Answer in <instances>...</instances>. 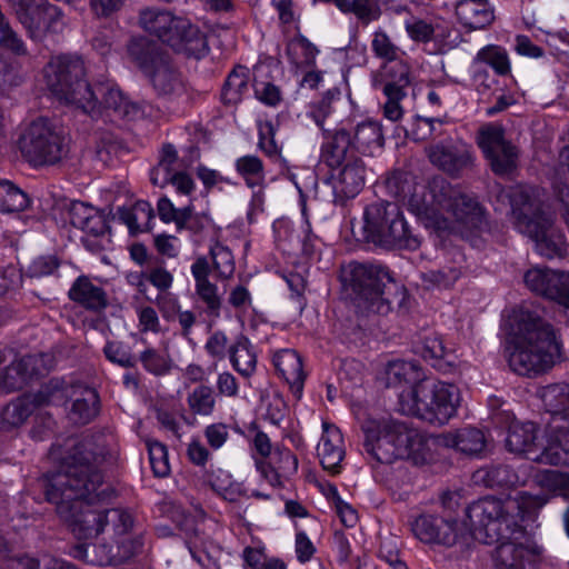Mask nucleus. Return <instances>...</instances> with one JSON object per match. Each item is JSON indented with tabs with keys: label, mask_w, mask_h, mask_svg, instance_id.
<instances>
[{
	"label": "nucleus",
	"mask_w": 569,
	"mask_h": 569,
	"mask_svg": "<svg viewBox=\"0 0 569 569\" xmlns=\"http://www.w3.org/2000/svg\"><path fill=\"white\" fill-rule=\"evenodd\" d=\"M21 569H78L73 563L51 556H43L41 559L22 557L19 559Z\"/></svg>",
	"instance_id": "60"
},
{
	"label": "nucleus",
	"mask_w": 569,
	"mask_h": 569,
	"mask_svg": "<svg viewBox=\"0 0 569 569\" xmlns=\"http://www.w3.org/2000/svg\"><path fill=\"white\" fill-rule=\"evenodd\" d=\"M209 253L217 277L222 280L230 279L236 270L234 257L231 250L220 242H214L210 246Z\"/></svg>",
	"instance_id": "53"
},
{
	"label": "nucleus",
	"mask_w": 569,
	"mask_h": 569,
	"mask_svg": "<svg viewBox=\"0 0 569 569\" xmlns=\"http://www.w3.org/2000/svg\"><path fill=\"white\" fill-rule=\"evenodd\" d=\"M113 460L104 446L83 439L72 445L61 470L47 478V500L57 506L58 513L79 540L96 538L104 529V509H96L93 505L107 501L113 493L102 476V465Z\"/></svg>",
	"instance_id": "1"
},
{
	"label": "nucleus",
	"mask_w": 569,
	"mask_h": 569,
	"mask_svg": "<svg viewBox=\"0 0 569 569\" xmlns=\"http://www.w3.org/2000/svg\"><path fill=\"white\" fill-rule=\"evenodd\" d=\"M512 223L535 242L536 251L548 259L566 253L563 234L553 226V218L545 210L538 189L529 186L513 187L509 192Z\"/></svg>",
	"instance_id": "5"
},
{
	"label": "nucleus",
	"mask_w": 569,
	"mask_h": 569,
	"mask_svg": "<svg viewBox=\"0 0 569 569\" xmlns=\"http://www.w3.org/2000/svg\"><path fill=\"white\" fill-rule=\"evenodd\" d=\"M178 152L172 144H164L161 150L159 162L150 170V181L153 186L163 188L169 184L170 174L178 172Z\"/></svg>",
	"instance_id": "47"
},
{
	"label": "nucleus",
	"mask_w": 569,
	"mask_h": 569,
	"mask_svg": "<svg viewBox=\"0 0 569 569\" xmlns=\"http://www.w3.org/2000/svg\"><path fill=\"white\" fill-rule=\"evenodd\" d=\"M29 204V198L24 191L9 180L0 181V211L18 212Z\"/></svg>",
	"instance_id": "51"
},
{
	"label": "nucleus",
	"mask_w": 569,
	"mask_h": 569,
	"mask_svg": "<svg viewBox=\"0 0 569 569\" xmlns=\"http://www.w3.org/2000/svg\"><path fill=\"white\" fill-rule=\"evenodd\" d=\"M97 110L86 112L92 118H104L116 124L134 121L142 117L141 107L132 101L113 81L101 82L93 89Z\"/></svg>",
	"instance_id": "16"
},
{
	"label": "nucleus",
	"mask_w": 569,
	"mask_h": 569,
	"mask_svg": "<svg viewBox=\"0 0 569 569\" xmlns=\"http://www.w3.org/2000/svg\"><path fill=\"white\" fill-rule=\"evenodd\" d=\"M361 429L366 452L380 463H392L398 459L421 463L427 459L429 438L403 421L369 418Z\"/></svg>",
	"instance_id": "4"
},
{
	"label": "nucleus",
	"mask_w": 569,
	"mask_h": 569,
	"mask_svg": "<svg viewBox=\"0 0 569 569\" xmlns=\"http://www.w3.org/2000/svg\"><path fill=\"white\" fill-rule=\"evenodd\" d=\"M525 499V493L517 498L488 496L470 503L466 516L473 538L481 543L492 545L521 535Z\"/></svg>",
	"instance_id": "7"
},
{
	"label": "nucleus",
	"mask_w": 569,
	"mask_h": 569,
	"mask_svg": "<svg viewBox=\"0 0 569 569\" xmlns=\"http://www.w3.org/2000/svg\"><path fill=\"white\" fill-rule=\"evenodd\" d=\"M84 232L81 242L90 252H100L110 243L109 226L106 216L96 210L91 218L80 228Z\"/></svg>",
	"instance_id": "40"
},
{
	"label": "nucleus",
	"mask_w": 569,
	"mask_h": 569,
	"mask_svg": "<svg viewBox=\"0 0 569 569\" xmlns=\"http://www.w3.org/2000/svg\"><path fill=\"white\" fill-rule=\"evenodd\" d=\"M340 92L338 90H328L320 100L309 106L308 117L311 118L317 127L321 130L322 141H325V132L331 131L325 127L326 119L333 113L332 103L338 100ZM338 127L332 129L335 131Z\"/></svg>",
	"instance_id": "52"
},
{
	"label": "nucleus",
	"mask_w": 569,
	"mask_h": 569,
	"mask_svg": "<svg viewBox=\"0 0 569 569\" xmlns=\"http://www.w3.org/2000/svg\"><path fill=\"white\" fill-rule=\"evenodd\" d=\"M250 72L244 66H238L228 76L222 91L221 98L226 104H237L248 92Z\"/></svg>",
	"instance_id": "48"
},
{
	"label": "nucleus",
	"mask_w": 569,
	"mask_h": 569,
	"mask_svg": "<svg viewBox=\"0 0 569 569\" xmlns=\"http://www.w3.org/2000/svg\"><path fill=\"white\" fill-rule=\"evenodd\" d=\"M349 269L350 287L359 308L387 315L393 302L391 290L403 296L402 288L396 283L387 267L356 262L350 263Z\"/></svg>",
	"instance_id": "13"
},
{
	"label": "nucleus",
	"mask_w": 569,
	"mask_h": 569,
	"mask_svg": "<svg viewBox=\"0 0 569 569\" xmlns=\"http://www.w3.org/2000/svg\"><path fill=\"white\" fill-rule=\"evenodd\" d=\"M506 356L518 376L542 375L563 359L560 332L536 311L515 310L506 336Z\"/></svg>",
	"instance_id": "2"
},
{
	"label": "nucleus",
	"mask_w": 569,
	"mask_h": 569,
	"mask_svg": "<svg viewBox=\"0 0 569 569\" xmlns=\"http://www.w3.org/2000/svg\"><path fill=\"white\" fill-rule=\"evenodd\" d=\"M106 358L120 367L131 368L137 363L129 346L120 341H108L103 347Z\"/></svg>",
	"instance_id": "57"
},
{
	"label": "nucleus",
	"mask_w": 569,
	"mask_h": 569,
	"mask_svg": "<svg viewBox=\"0 0 569 569\" xmlns=\"http://www.w3.org/2000/svg\"><path fill=\"white\" fill-rule=\"evenodd\" d=\"M18 148L33 167L56 164L67 152L63 137L43 118L33 120L22 130Z\"/></svg>",
	"instance_id": "14"
},
{
	"label": "nucleus",
	"mask_w": 569,
	"mask_h": 569,
	"mask_svg": "<svg viewBox=\"0 0 569 569\" xmlns=\"http://www.w3.org/2000/svg\"><path fill=\"white\" fill-rule=\"evenodd\" d=\"M151 469L156 477H167L170 472L167 447L156 440L147 442Z\"/></svg>",
	"instance_id": "56"
},
{
	"label": "nucleus",
	"mask_w": 569,
	"mask_h": 569,
	"mask_svg": "<svg viewBox=\"0 0 569 569\" xmlns=\"http://www.w3.org/2000/svg\"><path fill=\"white\" fill-rule=\"evenodd\" d=\"M272 363L278 375L289 385L297 398L301 397L305 372L302 360L293 349H280L273 352Z\"/></svg>",
	"instance_id": "31"
},
{
	"label": "nucleus",
	"mask_w": 569,
	"mask_h": 569,
	"mask_svg": "<svg viewBox=\"0 0 569 569\" xmlns=\"http://www.w3.org/2000/svg\"><path fill=\"white\" fill-rule=\"evenodd\" d=\"M506 448L537 463L569 467V428L548 423L546 441L539 443L538 428L533 422L516 421L509 426Z\"/></svg>",
	"instance_id": "9"
},
{
	"label": "nucleus",
	"mask_w": 569,
	"mask_h": 569,
	"mask_svg": "<svg viewBox=\"0 0 569 569\" xmlns=\"http://www.w3.org/2000/svg\"><path fill=\"white\" fill-rule=\"evenodd\" d=\"M132 515L121 508L104 509L102 526L104 529L101 531L103 540H109L114 545L128 541L134 545V553L141 548V542L131 535L133 528Z\"/></svg>",
	"instance_id": "26"
},
{
	"label": "nucleus",
	"mask_w": 569,
	"mask_h": 569,
	"mask_svg": "<svg viewBox=\"0 0 569 569\" xmlns=\"http://www.w3.org/2000/svg\"><path fill=\"white\" fill-rule=\"evenodd\" d=\"M63 24L61 9L43 0V3H40L39 8L29 14L22 26L27 29L30 38L39 40L48 32L60 31Z\"/></svg>",
	"instance_id": "29"
},
{
	"label": "nucleus",
	"mask_w": 569,
	"mask_h": 569,
	"mask_svg": "<svg viewBox=\"0 0 569 569\" xmlns=\"http://www.w3.org/2000/svg\"><path fill=\"white\" fill-rule=\"evenodd\" d=\"M118 217L128 227L130 233L137 234L150 229L153 209L148 201L139 200L132 207L119 208Z\"/></svg>",
	"instance_id": "42"
},
{
	"label": "nucleus",
	"mask_w": 569,
	"mask_h": 569,
	"mask_svg": "<svg viewBox=\"0 0 569 569\" xmlns=\"http://www.w3.org/2000/svg\"><path fill=\"white\" fill-rule=\"evenodd\" d=\"M489 67L495 74L507 77L511 73V61L507 50L498 44H487L473 58L472 67Z\"/></svg>",
	"instance_id": "44"
},
{
	"label": "nucleus",
	"mask_w": 569,
	"mask_h": 569,
	"mask_svg": "<svg viewBox=\"0 0 569 569\" xmlns=\"http://www.w3.org/2000/svg\"><path fill=\"white\" fill-rule=\"evenodd\" d=\"M476 141L495 174L509 176L516 170L519 151L506 138L502 126L493 123L482 126L477 132Z\"/></svg>",
	"instance_id": "15"
},
{
	"label": "nucleus",
	"mask_w": 569,
	"mask_h": 569,
	"mask_svg": "<svg viewBox=\"0 0 569 569\" xmlns=\"http://www.w3.org/2000/svg\"><path fill=\"white\" fill-rule=\"evenodd\" d=\"M535 483L550 496L542 495L533 498L537 506L541 507L550 497H562L569 500V473L557 470H542L535 475Z\"/></svg>",
	"instance_id": "39"
},
{
	"label": "nucleus",
	"mask_w": 569,
	"mask_h": 569,
	"mask_svg": "<svg viewBox=\"0 0 569 569\" xmlns=\"http://www.w3.org/2000/svg\"><path fill=\"white\" fill-rule=\"evenodd\" d=\"M42 358L37 355H27L12 361L1 376V387L8 391L21 389L29 379L41 375L39 365Z\"/></svg>",
	"instance_id": "33"
},
{
	"label": "nucleus",
	"mask_w": 569,
	"mask_h": 569,
	"mask_svg": "<svg viewBox=\"0 0 569 569\" xmlns=\"http://www.w3.org/2000/svg\"><path fill=\"white\" fill-rule=\"evenodd\" d=\"M411 531L421 542L451 547L458 541V522L435 513H421L411 521Z\"/></svg>",
	"instance_id": "20"
},
{
	"label": "nucleus",
	"mask_w": 569,
	"mask_h": 569,
	"mask_svg": "<svg viewBox=\"0 0 569 569\" xmlns=\"http://www.w3.org/2000/svg\"><path fill=\"white\" fill-rule=\"evenodd\" d=\"M385 375L387 386L399 388L400 391L416 388L426 380L425 372L418 362L400 359L389 361Z\"/></svg>",
	"instance_id": "36"
},
{
	"label": "nucleus",
	"mask_w": 569,
	"mask_h": 569,
	"mask_svg": "<svg viewBox=\"0 0 569 569\" xmlns=\"http://www.w3.org/2000/svg\"><path fill=\"white\" fill-rule=\"evenodd\" d=\"M229 339L224 331L216 330L206 340L204 350L216 360H223L229 355Z\"/></svg>",
	"instance_id": "61"
},
{
	"label": "nucleus",
	"mask_w": 569,
	"mask_h": 569,
	"mask_svg": "<svg viewBox=\"0 0 569 569\" xmlns=\"http://www.w3.org/2000/svg\"><path fill=\"white\" fill-rule=\"evenodd\" d=\"M461 396L459 388L440 380L426 379L416 388L398 393V410L432 426H445L457 416Z\"/></svg>",
	"instance_id": "8"
},
{
	"label": "nucleus",
	"mask_w": 569,
	"mask_h": 569,
	"mask_svg": "<svg viewBox=\"0 0 569 569\" xmlns=\"http://www.w3.org/2000/svg\"><path fill=\"white\" fill-rule=\"evenodd\" d=\"M350 137L343 126L325 132L320 144V162L331 170L336 203L345 204L356 198L366 184L367 166L361 157L350 151Z\"/></svg>",
	"instance_id": "6"
},
{
	"label": "nucleus",
	"mask_w": 569,
	"mask_h": 569,
	"mask_svg": "<svg viewBox=\"0 0 569 569\" xmlns=\"http://www.w3.org/2000/svg\"><path fill=\"white\" fill-rule=\"evenodd\" d=\"M231 366L243 377H250L257 367V356L249 339L239 336L229 347Z\"/></svg>",
	"instance_id": "45"
},
{
	"label": "nucleus",
	"mask_w": 569,
	"mask_h": 569,
	"mask_svg": "<svg viewBox=\"0 0 569 569\" xmlns=\"http://www.w3.org/2000/svg\"><path fill=\"white\" fill-rule=\"evenodd\" d=\"M461 271L456 267H443L437 270L421 272L423 284L430 288L448 289L460 278Z\"/></svg>",
	"instance_id": "55"
},
{
	"label": "nucleus",
	"mask_w": 569,
	"mask_h": 569,
	"mask_svg": "<svg viewBox=\"0 0 569 569\" xmlns=\"http://www.w3.org/2000/svg\"><path fill=\"white\" fill-rule=\"evenodd\" d=\"M545 410L551 415L549 423L569 428V383H552L539 390Z\"/></svg>",
	"instance_id": "34"
},
{
	"label": "nucleus",
	"mask_w": 569,
	"mask_h": 569,
	"mask_svg": "<svg viewBox=\"0 0 569 569\" xmlns=\"http://www.w3.org/2000/svg\"><path fill=\"white\" fill-rule=\"evenodd\" d=\"M190 270L194 279V292L204 306L206 316L211 320L219 319L223 301L219 295L218 286L209 279L210 264L207 257H198L191 264Z\"/></svg>",
	"instance_id": "23"
},
{
	"label": "nucleus",
	"mask_w": 569,
	"mask_h": 569,
	"mask_svg": "<svg viewBox=\"0 0 569 569\" xmlns=\"http://www.w3.org/2000/svg\"><path fill=\"white\" fill-rule=\"evenodd\" d=\"M138 318V328L142 333L160 331V320L156 309L151 306H137L134 308Z\"/></svg>",
	"instance_id": "63"
},
{
	"label": "nucleus",
	"mask_w": 569,
	"mask_h": 569,
	"mask_svg": "<svg viewBox=\"0 0 569 569\" xmlns=\"http://www.w3.org/2000/svg\"><path fill=\"white\" fill-rule=\"evenodd\" d=\"M419 352L422 358L427 360H439L446 359L449 356L450 350L445 345L441 336L438 333H430L423 338Z\"/></svg>",
	"instance_id": "58"
},
{
	"label": "nucleus",
	"mask_w": 569,
	"mask_h": 569,
	"mask_svg": "<svg viewBox=\"0 0 569 569\" xmlns=\"http://www.w3.org/2000/svg\"><path fill=\"white\" fill-rule=\"evenodd\" d=\"M172 38H176L174 42H170L169 46L188 57L201 59L209 52L206 34L197 26L191 24L189 20H187V26L179 28Z\"/></svg>",
	"instance_id": "37"
},
{
	"label": "nucleus",
	"mask_w": 569,
	"mask_h": 569,
	"mask_svg": "<svg viewBox=\"0 0 569 569\" xmlns=\"http://www.w3.org/2000/svg\"><path fill=\"white\" fill-rule=\"evenodd\" d=\"M187 403L192 413L210 416L216 407L213 390L209 386L200 385L188 395Z\"/></svg>",
	"instance_id": "54"
},
{
	"label": "nucleus",
	"mask_w": 569,
	"mask_h": 569,
	"mask_svg": "<svg viewBox=\"0 0 569 569\" xmlns=\"http://www.w3.org/2000/svg\"><path fill=\"white\" fill-rule=\"evenodd\" d=\"M337 8L353 14L365 26L377 21L382 13L380 0H337Z\"/></svg>",
	"instance_id": "49"
},
{
	"label": "nucleus",
	"mask_w": 569,
	"mask_h": 569,
	"mask_svg": "<svg viewBox=\"0 0 569 569\" xmlns=\"http://www.w3.org/2000/svg\"><path fill=\"white\" fill-rule=\"evenodd\" d=\"M409 209L439 230L450 229L451 222L470 229L477 228L482 220L479 202L440 176L428 182L421 198L418 194L411 197Z\"/></svg>",
	"instance_id": "3"
},
{
	"label": "nucleus",
	"mask_w": 569,
	"mask_h": 569,
	"mask_svg": "<svg viewBox=\"0 0 569 569\" xmlns=\"http://www.w3.org/2000/svg\"><path fill=\"white\" fill-rule=\"evenodd\" d=\"M236 172L248 188L266 187V169L263 161L256 154H244L234 161Z\"/></svg>",
	"instance_id": "46"
},
{
	"label": "nucleus",
	"mask_w": 569,
	"mask_h": 569,
	"mask_svg": "<svg viewBox=\"0 0 569 569\" xmlns=\"http://www.w3.org/2000/svg\"><path fill=\"white\" fill-rule=\"evenodd\" d=\"M139 26L169 46L170 42H174L176 38L172 37L178 29L187 26V19L176 17L164 9L144 8L139 13Z\"/></svg>",
	"instance_id": "24"
},
{
	"label": "nucleus",
	"mask_w": 569,
	"mask_h": 569,
	"mask_svg": "<svg viewBox=\"0 0 569 569\" xmlns=\"http://www.w3.org/2000/svg\"><path fill=\"white\" fill-rule=\"evenodd\" d=\"M370 46L375 57L385 62L381 73L382 76L386 68L397 63H406L403 61L406 52L392 41L390 36L383 29L379 28L372 33Z\"/></svg>",
	"instance_id": "43"
},
{
	"label": "nucleus",
	"mask_w": 569,
	"mask_h": 569,
	"mask_svg": "<svg viewBox=\"0 0 569 569\" xmlns=\"http://www.w3.org/2000/svg\"><path fill=\"white\" fill-rule=\"evenodd\" d=\"M363 237L385 249L417 250L420 239L413 234L398 203L379 200L365 207Z\"/></svg>",
	"instance_id": "11"
},
{
	"label": "nucleus",
	"mask_w": 569,
	"mask_h": 569,
	"mask_svg": "<svg viewBox=\"0 0 569 569\" xmlns=\"http://www.w3.org/2000/svg\"><path fill=\"white\" fill-rule=\"evenodd\" d=\"M67 390L58 379H52L36 393L23 395L2 410L1 418L10 427L21 426L33 411L43 406H59L64 401Z\"/></svg>",
	"instance_id": "17"
},
{
	"label": "nucleus",
	"mask_w": 569,
	"mask_h": 569,
	"mask_svg": "<svg viewBox=\"0 0 569 569\" xmlns=\"http://www.w3.org/2000/svg\"><path fill=\"white\" fill-rule=\"evenodd\" d=\"M317 455L323 469L332 473L340 472L346 449L343 436L333 423L322 422V433L317 446Z\"/></svg>",
	"instance_id": "25"
},
{
	"label": "nucleus",
	"mask_w": 569,
	"mask_h": 569,
	"mask_svg": "<svg viewBox=\"0 0 569 569\" xmlns=\"http://www.w3.org/2000/svg\"><path fill=\"white\" fill-rule=\"evenodd\" d=\"M68 296L70 300L91 312H100L108 307L104 289L86 276H80L73 281Z\"/></svg>",
	"instance_id": "35"
},
{
	"label": "nucleus",
	"mask_w": 569,
	"mask_h": 569,
	"mask_svg": "<svg viewBox=\"0 0 569 569\" xmlns=\"http://www.w3.org/2000/svg\"><path fill=\"white\" fill-rule=\"evenodd\" d=\"M86 73L84 61L73 54L52 57L43 68L46 86L58 100L92 112L97 110V98Z\"/></svg>",
	"instance_id": "10"
},
{
	"label": "nucleus",
	"mask_w": 569,
	"mask_h": 569,
	"mask_svg": "<svg viewBox=\"0 0 569 569\" xmlns=\"http://www.w3.org/2000/svg\"><path fill=\"white\" fill-rule=\"evenodd\" d=\"M129 53L149 77L157 96L167 103L188 106L193 99L192 90L187 86L182 74L163 56L154 52L146 39L130 43Z\"/></svg>",
	"instance_id": "12"
},
{
	"label": "nucleus",
	"mask_w": 569,
	"mask_h": 569,
	"mask_svg": "<svg viewBox=\"0 0 569 569\" xmlns=\"http://www.w3.org/2000/svg\"><path fill=\"white\" fill-rule=\"evenodd\" d=\"M271 462L282 473L284 479H289L298 472V458L289 449H277Z\"/></svg>",
	"instance_id": "62"
},
{
	"label": "nucleus",
	"mask_w": 569,
	"mask_h": 569,
	"mask_svg": "<svg viewBox=\"0 0 569 569\" xmlns=\"http://www.w3.org/2000/svg\"><path fill=\"white\" fill-rule=\"evenodd\" d=\"M228 305L237 315H244L252 307V297L247 287L237 284L228 293Z\"/></svg>",
	"instance_id": "64"
},
{
	"label": "nucleus",
	"mask_w": 569,
	"mask_h": 569,
	"mask_svg": "<svg viewBox=\"0 0 569 569\" xmlns=\"http://www.w3.org/2000/svg\"><path fill=\"white\" fill-rule=\"evenodd\" d=\"M67 390V400L68 397L76 396L71 409L69 411V418L74 423L86 425L90 422L93 418L97 417L100 408V399L98 392L93 388L89 387H72V392H70V388L63 382L60 381ZM63 401L61 405H63Z\"/></svg>",
	"instance_id": "32"
},
{
	"label": "nucleus",
	"mask_w": 569,
	"mask_h": 569,
	"mask_svg": "<svg viewBox=\"0 0 569 569\" xmlns=\"http://www.w3.org/2000/svg\"><path fill=\"white\" fill-rule=\"evenodd\" d=\"M523 281L531 292L569 309V272L533 267L526 271Z\"/></svg>",
	"instance_id": "19"
},
{
	"label": "nucleus",
	"mask_w": 569,
	"mask_h": 569,
	"mask_svg": "<svg viewBox=\"0 0 569 569\" xmlns=\"http://www.w3.org/2000/svg\"><path fill=\"white\" fill-rule=\"evenodd\" d=\"M443 443L467 455H478L486 447V438L481 430L466 427L445 435Z\"/></svg>",
	"instance_id": "41"
},
{
	"label": "nucleus",
	"mask_w": 569,
	"mask_h": 569,
	"mask_svg": "<svg viewBox=\"0 0 569 569\" xmlns=\"http://www.w3.org/2000/svg\"><path fill=\"white\" fill-rule=\"evenodd\" d=\"M411 82L408 63H397L385 69L383 79L376 83L386 97L382 107L383 117L390 121H398L403 116L400 102L407 97L406 89Z\"/></svg>",
	"instance_id": "18"
},
{
	"label": "nucleus",
	"mask_w": 569,
	"mask_h": 569,
	"mask_svg": "<svg viewBox=\"0 0 569 569\" xmlns=\"http://www.w3.org/2000/svg\"><path fill=\"white\" fill-rule=\"evenodd\" d=\"M472 480L476 485H483L489 488L516 487L525 483V479L505 463L488 465L477 469L472 473Z\"/></svg>",
	"instance_id": "38"
},
{
	"label": "nucleus",
	"mask_w": 569,
	"mask_h": 569,
	"mask_svg": "<svg viewBox=\"0 0 569 569\" xmlns=\"http://www.w3.org/2000/svg\"><path fill=\"white\" fill-rule=\"evenodd\" d=\"M134 555V545L132 542L124 541L121 545H114L103 539L99 543L78 545L71 552L73 558L96 566L120 565Z\"/></svg>",
	"instance_id": "22"
},
{
	"label": "nucleus",
	"mask_w": 569,
	"mask_h": 569,
	"mask_svg": "<svg viewBox=\"0 0 569 569\" xmlns=\"http://www.w3.org/2000/svg\"><path fill=\"white\" fill-rule=\"evenodd\" d=\"M318 52L316 46L301 34L291 39L287 44V56L296 68L312 66Z\"/></svg>",
	"instance_id": "50"
},
{
	"label": "nucleus",
	"mask_w": 569,
	"mask_h": 569,
	"mask_svg": "<svg viewBox=\"0 0 569 569\" xmlns=\"http://www.w3.org/2000/svg\"><path fill=\"white\" fill-rule=\"evenodd\" d=\"M430 162L453 178L473 164L475 154L463 142L437 143L428 149Z\"/></svg>",
	"instance_id": "21"
},
{
	"label": "nucleus",
	"mask_w": 569,
	"mask_h": 569,
	"mask_svg": "<svg viewBox=\"0 0 569 569\" xmlns=\"http://www.w3.org/2000/svg\"><path fill=\"white\" fill-rule=\"evenodd\" d=\"M405 29L409 38L416 42L427 43L433 39L435 28L428 21L411 17L405 21Z\"/></svg>",
	"instance_id": "59"
},
{
	"label": "nucleus",
	"mask_w": 569,
	"mask_h": 569,
	"mask_svg": "<svg viewBox=\"0 0 569 569\" xmlns=\"http://www.w3.org/2000/svg\"><path fill=\"white\" fill-rule=\"evenodd\" d=\"M345 129L350 137V151L371 157L382 151L385 136L380 122L365 120L357 123L351 130Z\"/></svg>",
	"instance_id": "27"
},
{
	"label": "nucleus",
	"mask_w": 569,
	"mask_h": 569,
	"mask_svg": "<svg viewBox=\"0 0 569 569\" xmlns=\"http://www.w3.org/2000/svg\"><path fill=\"white\" fill-rule=\"evenodd\" d=\"M522 538H525V529L521 527V535L496 542L497 547L492 553L495 569L526 568L532 552L523 545Z\"/></svg>",
	"instance_id": "28"
},
{
	"label": "nucleus",
	"mask_w": 569,
	"mask_h": 569,
	"mask_svg": "<svg viewBox=\"0 0 569 569\" xmlns=\"http://www.w3.org/2000/svg\"><path fill=\"white\" fill-rule=\"evenodd\" d=\"M458 22L468 30H482L495 20V9L488 0H459L455 6Z\"/></svg>",
	"instance_id": "30"
}]
</instances>
